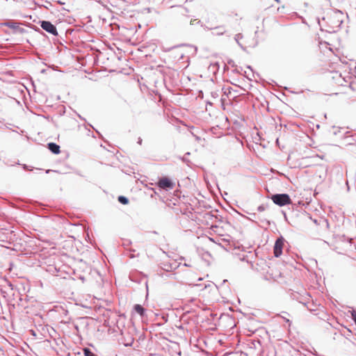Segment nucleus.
Wrapping results in <instances>:
<instances>
[{"instance_id":"nucleus-19","label":"nucleus","mask_w":356,"mask_h":356,"mask_svg":"<svg viewBox=\"0 0 356 356\" xmlns=\"http://www.w3.org/2000/svg\"><path fill=\"white\" fill-rule=\"evenodd\" d=\"M351 316H352V319L353 320V321L355 322V323L356 325V310L354 309L352 311Z\"/></svg>"},{"instance_id":"nucleus-2","label":"nucleus","mask_w":356,"mask_h":356,"mask_svg":"<svg viewBox=\"0 0 356 356\" xmlns=\"http://www.w3.org/2000/svg\"><path fill=\"white\" fill-rule=\"evenodd\" d=\"M270 199L274 204L280 207H284L291 203V197L286 193H277L272 195Z\"/></svg>"},{"instance_id":"nucleus-22","label":"nucleus","mask_w":356,"mask_h":356,"mask_svg":"<svg viewBox=\"0 0 356 356\" xmlns=\"http://www.w3.org/2000/svg\"><path fill=\"white\" fill-rule=\"evenodd\" d=\"M284 321H285L286 323H289V325H291V322L289 321V319H288V318H284Z\"/></svg>"},{"instance_id":"nucleus-8","label":"nucleus","mask_w":356,"mask_h":356,"mask_svg":"<svg viewBox=\"0 0 356 356\" xmlns=\"http://www.w3.org/2000/svg\"><path fill=\"white\" fill-rule=\"evenodd\" d=\"M161 265V268L167 272L172 271L179 267V264H177L175 261L172 263L163 262Z\"/></svg>"},{"instance_id":"nucleus-25","label":"nucleus","mask_w":356,"mask_h":356,"mask_svg":"<svg viewBox=\"0 0 356 356\" xmlns=\"http://www.w3.org/2000/svg\"><path fill=\"white\" fill-rule=\"evenodd\" d=\"M149 189H150V190H152V191L154 192V195H157V193H156V191H155V189H154V188H150Z\"/></svg>"},{"instance_id":"nucleus-9","label":"nucleus","mask_w":356,"mask_h":356,"mask_svg":"<svg viewBox=\"0 0 356 356\" xmlns=\"http://www.w3.org/2000/svg\"><path fill=\"white\" fill-rule=\"evenodd\" d=\"M48 149L51 152L55 154L60 153V146L55 143H49L47 144Z\"/></svg>"},{"instance_id":"nucleus-3","label":"nucleus","mask_w":356,"mask_h":356,"mask_svg":"<svg viewBox=\"0 0 356 356\" xmlns=\"http://www.w3.org/2000/svg\"><path fill=\"white\" fill-rule=\"evenodd\" d=\"M2 25L7 26L10 29H12L13 30V33H19V34H24L28 33V31L22 27L19 26V23L17 22L14 20H9L7 22H5L2 24Z\"/></svg>"},{"instance_id":"nucleus-18","label":"nucleus","mask_w":356,"mask_h":356,"mask_svg":"<svg viewBox=\"0 0 356 356\" xmlns=\"http://www.w3.org/2000/svg\"><path fill=\"white\" fill-rule=\"evenodd\" d=\"M266 208H267V205L261 204V205H260V206H259V207H258L257 210H258L259 212H261V211H265Z\"/></svg>"},{"instance_id":"nucleus-31","label":"nucleus","mask_w":356,"mask_h":356,"mask_svg":"<svg viewBox=\"0 0 356 356\" xmlns=\"http://www.w3.org/2000/svg\"><path fill=\"white\" fill-rule=\"evenodd\" d=\"M151 197H154V193H152V195H150Z\"/></svg>"},{"instance_id":"nucleus-7","label":"nucleus","mask_w":356,"mask_h":356,"mask_svg":"<svg viewBox=\"0 0 356 356\" xmlns=\"http://www.w3.org/2000/svg\"><path fill=\"white\" fill-rule=\"evenodd\" d=\"M171 13L177 17H188L189 10L187 8L182 6H176L171 7Z\"/></svg>"},{"instance_id":"nucleus-26","label":"nucleus","mask_w":356,"mask_h":356,"mask_svg":"<svg viewBox=\"0 0 356 356\" xmlns=\"http://www.w3.org/2000/svg\"><path fill=\"white\" fill-rule=\"evenodd\" d=\"M45 3H48V5H49V6H51V2H50V1H45Z\"/></svg>"},{"instance_id":"nucleus-30","label":"nucleus","mask_w":356,"mask_h":356,"mask_svg":"<svg viewBox=\"0 0 356 356\" xmlns=\"http://www.w3.org/2000/svg\"><path fill=\"white\" fill-rule=\"evenodd\" d=\"M298 301H299L300 302H301V303L304 304L305 305H306V302H302V301H300V300H298Z\"/></svg>"},{"instance_id":"nucleus-17","label":"nucleus","mask_w":356,"mask_h":356,"mask_svg":"<svg viewBox=\"0 0 356 356\" xmlns=\"http://www.w3.org/2000/svg\"><path fill=\"white\" fill-rule=\"evenodd\" d=\"M22 166L23 169L25 170L32 171L34 170L33 167L29 166L26 164H22Z\"/></svg>"},{"instance_id":"nucleus-28","label":"nucleus","mask_w":356,"mask_h":356,"mask_svg":"<svg viewBox=\"0 0 356 356\" xmlns=\"http://www.w3.org/2000/svg\"><path fill=\"white\" fill-rule=\"evenodd\" d=\"M58 3L59 4H60V5L63 4V2H61L60 1H58Z\"/></svg>"},{"instance_id":"nucleus-21","label":"nucleus","mask_w":356,"mask_h":356,"mask_svg":"<svg viewBox=\"0 0 356 356\" xmlns=\"http://www.w3.org/2000/svg\"><path fill=\"white\" fill-rule=\"evenodd\" d=\"M298 294H294V293H292L293 299H296V300H298Z\"/></svg>"},{"instance_id":"nucleus-35","label":"nucleus","mask_w":356,"mask_h":356,"mask_svg":"<svg viewBox=\"0 0 356 356\" xmlns=\"http://www.w3.org/2000/svg\"><path fill=\"white\" fill-rule=\"evenodd\" d=\"M189 154H190V152H187V153L186 154V155H189Z\"/></svg>"},{"instance_id":"nucleus-1","label":"nucleus","mask_w":356,"mask_h":356,"mask_svg":"<svg viewBox=\"0 0 356 356\" xmlns=\"http://www.w3.org/2000/svg\"><path fill=\"white\" fill-rule=\"evenodd\" d=\"M344 17V14L340 10L334 11L330 16H327L329 29L326 31L330 33L337 32L343 22Z\"/></svg>"},{"instance_id":"nucleus-24","label":"nucleus","mask_w":356,"mask_h":356,"mask_svg":"<svg viewBox=\"0 0 356 356\" xmlns=\"http://www.w3.org/2000/svg\"><path fill=\"white\" fill-rule=\"evenodd\" d=\"M130 279L134 281V282H137V280H134V277H133V275H130ZM138 282H140V281H138Z\"/></svg>"},{"instance_id":"nucleus-4","label":"nucleus","mask_w":356,"mask_h":356,"mask_svg":"<svg viewBox=\"0 0 356 356\" xmlns=\"http://www.w3.org/2000/svg\"><path fill=\"white\" fill-rule=\"evenodd\" d=\"M41 28L47 33L56 36L58 35L57 29L54 24L49 21L42 20L39 22Z\"/></svg>"},{"instance_id":"nucleus-13","label":"nucleus","mask_w":356,"mask_h":356,"mask_svg":"<svg viewBox=\"0 0 356 356\" xmlns=\"http://www.w3.org/2000/svg\"><path fill=\"white\" fill-rule=\"evenodd\" d=\"M84 356H97L92 350L88 348H84L83 349Z\"/></svg>"},{"instance_id":"nucleus-23","label":"nucleus","mask_w":356,"mask_h":356,"mask_svg":"<svg viewBox=\"0 0 356 356\" xmlns=\"http://www.w3.org/2000/svg\"><path fill=\"white\" fill-rule=\"evenodd\" d=\"M142 141H143V140H142V139H141L140 138H138V143L139 145H141V144H142Z\"/></svg>"},{"instance_id":"nucleus-33","label":"nucleus","mask_w":356,"mask_h":356,"mask_svg":"<svg viewBox=\"0 0 356 356\" xmlns=\"http://www.w3.org/2000/svg\"><path fill=\"white\" fill-rule=\"evenodd\" d=\"M183 161H187V159H184V158H183Z\"/></svg>"},{"instance_id":"nucleus-29","label":"nucleus","mask_w":356,"mask_h":356,"mask_svg":"<svg viewBox=\"0 0 356 356\" xmlns=\"http://www.w3.org/2000/svg\"><path fill=\"white\" fill-rule=\"evenodd\" d=\"M35 30H36L37 31H39V32H40V31H40V29L39 28H36V29H35Z\"/></svg>"},{"instance_id":"nucleus-34","label":"nucleus","mask_w":356,"mask_h":356,"mask_svg":"<svg viewBox=\"0 0 356 356\" xmlns=\"http://www.w3.org/2000/svg\"><path fill=\"white\" fill-rule=\"evenodd\" d=\"M248 68L252 70V68L250 66H248Z\"/></svg>"},{"instance_id":"nucleus-27","label":"nucleus","mask_w":356,"mask_h":356,"mask_svg":"<svg viewBox=\"0 0 356 356\" xmlns=\"http://www.w3.org/2000/svg\"><path fill=\"white\" fill-rule=\"evenodd\" d=\"M314 222L316 225H318V220H314Z\"/></svg>"},{"instance_id":"nucleus-15","label":"nucleus","mask_w":356,"mask_h":356,"mask_svg":"<svg viewBox=\"0 0 356 356\" xmlns=\"http://www.w3.org/2000/svg\"><path fill=\"white\" fill-rule=\"evenodd\" d=\"M243 38V35L241 33H238L234 36V40L236 43L242 47V44L240 43L239 40Z\"/></svg>"},{"instance_id":"nucleus-16","label":"nucleus","mask_w":356,"mask_h":356,"mask_svg":"<svg viewBox=\"0 0 356 356\" xmlns=\"http://www.w3.org/2000/svg\"><path fill=\"white\" fill-rule=\"evenodd\" d=\"M320 221L326 227L327 229L329 228L330 224H329V222H328V220L327 219L322 218Z\"/></svg>"},{"instance_id":"nucleus-12","label":"nucleus","mask_w":356,"mask_h":356,"mask_svg":"<svg viewBox=\"0 0 356 356\" xmlns=\"http://www.w3.org/2000/svg\"><path fill=\"white\" fill-rule=\"evenodd\" d=\"M118 200L120 203L124 205L127 204L129 203V199L123 195L118 196Z\"/></svg>"},{"instance_id":"nucleus-5","label":"nucleus","mask_w":356,"mask_h":356,"mask_svg":"<svg viewBox=\"0 0 356 356\" xmlns=\"http://www.w3.org/2000/svg\"><path fill=\"white\" fill-rule=\"evenodd\" d=\"M157 185L162 189L169 191L174 188L175 184L169 177H163L159 178Z\"/></svg>"},{"instance_id":"nucleus-20","label":"nucleus","mask_w":356,"mask_h":356,"mask_svg":"<svg viewBox=\"0 0 356 356\" xmlns=\"http://www.w3.org/2000/svg\"><path fill=\"white\" fill-rule=\"evenodd\" d=\"M131 243V241L130 240H124L122 243V245L124 246H127V245H129Z\"/></svg>"},{"instance_id":"nucleus-14","label":"nucleus","mask_w":356,"mask_h":356,"mask_svg":"<svg viewBox=\"0 0 356 356\" xmlns=\"http://www.w3.org/2000/svg\"><path fill=\"white\" fill-rule=\"evenodd\" d=\"M222 90L224 92V95L229 97V95L231 94L233 89L231 87H227V88H222Z\"/></svg>"},{"instance_id":"nucleus-32","label":"nucleus","mask_w":356,"mask_h":356,"mask_svg":"<svg viewBox=\"0 0 356 356\" xmlns=\"http://www.w3.org/2000/svg\"><path fill=\"white\" fill-rule=\"evenodd\" d=\"M183 161H187V159H184V158H183Z\"/></svg>"},{"instance_id":"nucleus-10","label":"nucleus","mask_w":356,"mask_h":356,"mask_svg":"<svg viewBox=\"0 0 356 356\" xmlns=\"http://www.w3.org/2000/svg\"><path fill=\"white\" fill-rule=\"evenodd\" d=\"M209 29L213 30L212 34L214 35H222L226 32L224 26H218L213 29L210 28Z\"/></svg>"},{"instance_id":"nucleus-11","label":"nucleus","mask_w":356,"mask_h":356,"mask_svg":"<svg viewBox=\"0 0 356 356\" xmlns=\"http://www.w3.org/2000/svg\"><path fill=\"white\" fill-rule=\"evenodd\" d=\"M134 309L141 317L145 316V312H146V309L141 305H139V304L135 305L134 307Z\"/></svg>"},{"instance_id":"nucleus-6","label":"nucleus","mask_w":356,"mask_h":356,"mask_svg":"<svg viewBox=\"0 0 356 356\" xmlns=\"http://www.w3.org/2000/svg\"><path fill=\"white\" fill-rule=\"evenodd\" d=\"M285 240L283 236L278 237L274 244L273 252L275 257H279L282 254V250Z\"/></svg>"}]
</instances>
